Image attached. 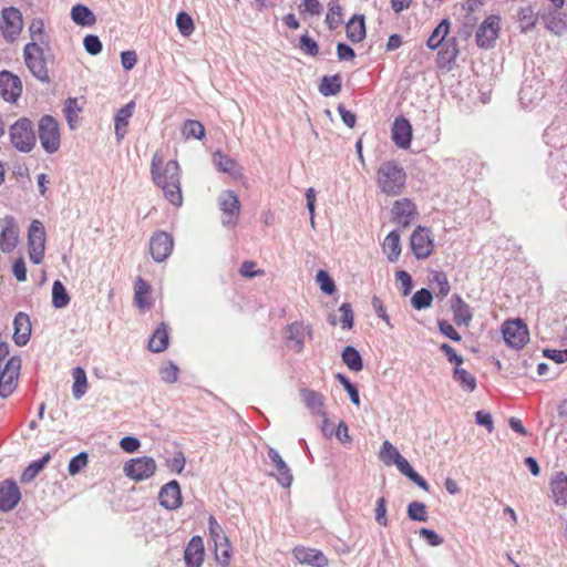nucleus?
Returning a JSON list of instances; mask_svg holds the SVG:
<instances>
[{
    "label": "nucleus",
    "mask_w": 567,
    "mask_h": 567,
    "mask_svg": "<svg viewBox=\"0 0 567 567\" xmlns=\"http://www.w3.org/2000/svg\"><path fill=\"white\" fill-rule=\"evenodd\" d=\"M181 166L176 159L164 161L156 152L151 162V177L156 187L162 189L164 198L175 207L183 205L181 188Z\"/></svg>",
    "instance_id": "f257e3e1"
},
{
    "label": "nucleus",
    "mask_w": 567,
    "mask_h": 567,
    "mask_svg": "<svg viewBox=\"0 0 567 567\" xmlns=\"http://www.w3.org/2000/svg\"><path fill=\"white\" fill-rule=\"evenodd\" d=\"M406 181V174L401 165L394 161H388L380 165L377 171V184L382 193L395 196L399 195Z\"/></svg>",
    "instance_id": "f03ea898"
},
{
    "label": "nucleus",
    "mask_w": 567,
    "mask_h": 567,
    "mask_svg": "<svg viewBox=\"0 0 567 567\" xmlns=\"http://www.w3.org/2000/svg\"><path fill=\"white\" fill-rule=\"evenodd\" d=\"M9 137L12 146L22 153L31 152L37 142L32 122L28 117H20L9 127Z\"/></svg>",
    "instance_id": "7ed1b4c3"
},
{
    "label": "nucleus",
    "mask_w": 567,
    "mask_h": 567,
    "mask_svg": "<svg viewBox=\"0 0 567 567\" xmlns=\"http://www.w3.org/2000/svg\"><path fill=\"white\" fill-rule=\"evenodd\" d=\"M39 138L43 150L55 153L61 145L60 128L56 120L51 115H44L39 121Z\"/></svg>",
    "instance_id": "20e7f679"
},
{
    "label": "nucleus",
    "mask_w": 567,
    "mask_h": 567,
    "mask_svg": "<svg viewBox=\"0 0 567 567\" xmlns=\"http://www.w3.org/2000/svg\"><path fill=\"white\" fill-rule=\"evenodd\" d=\"M28 252L33 264L39 265L42 262L45 252V229L38 219L32 220L29 227Z\"/></svg>",
    "instance_id": "39448f33"
},
{
    "label": "nucleus",
    "mask_w": 567,
    "mask_h": 567,
    "mask_svg": "<svg viewBox=\"0 0 567 567\" xmlns=\"http://www.w3.org/2000/svg\"><path fill=\"white\" fill-rule=\"evenodd\" d=\"M21 370L20 357H11L4 365L0 362V396L8 398L17 388Z\"/></svg>",
    "instance_id": "423d86ee"
},
{
    "label": "nucleus",
    "mask_w": 567,
    "mask_h": 567,
    "mask_svg": "<svg viewBox=\"0 0 567 567\" xmlns=\"http://www.w3.org/2000/svg\"><path fill=\"white\" fill-rule=\"evenodd\" d=\"M20 243V227L12 215L0 218V250L3 254H11Z\"/></svg>",
    "instance_id": "0eeeda50"
},
{
    "label": "nucleus",
    "mask_w": 567,
    "mask_h": 567,
    "mask_svg": "<svg viewBox=\"0 0 567 567\" xmlns=\"http://www.w3.org/2000/svg\"><path fill=\"white\" fill-rule=\"evenodd\" d=\"M24 61L34 78L41 82L49 80L43 50L39 43L30 42L24 48Z\"/></svg>",
    "instance_id": "6e6552de"
},
{
    "label": "nucleus",
    "mask_w": 567,
    "mask_h": 567,
    "mask_svg": "<svg viewBox=\"0 0 567 567\" xmlns=\"http://www.w3.org/2000/svg\"><path fill=\"white\" fill-rule=\"evenodd\" d=\"M410 247L416 259H426L434 250V238L427 227L417 226L411 234Z\"/></svg>",
    "instance_id": "1a4fd4ad"
},
{
    "label": "nucleus",
    "mask_w": 567,
    "mask_h": 567,
    "mask_svg": "<svg viewBox=\"0 0 567 567\" xmlns=\"http://www.w3.org/2000/svg\"><path fill=\"white\" fill-rule=\"evenodd\" d=\"M218 206L223 213V226L228 228L235 227L240 214L238 196L233 190H224L218 196Z\"/></svg>",
    "instance_id": "9d476101"
},
{
    "label": "nucleus",
    "mask_w": 567,
    "mask_h": 567,
    "mask_svg": "<svg viewBox=\"0 0 567 567\" xmlns=\"http://www.w3.org/2000/svg\"><path fill=\"white\" fill-rule=\"evenodd\" d=\"M156 462L148 456L132 458L123 467L124 474L136 482L145 481L154 475Z\"/></svg>",
    "instance_id": "9b49d317"
},
{
    "label": "nucleus",
    "mask_w": 567,
    "mask_h": 567,
    "mask_svg": "<svg viewBox=\"0 0 567 567\" xmlns=\"http://www.w3.org/2000/svg\"><path fill=\"white\" fill-rule=\"evenodd\" d=\"M502 19L498 14L488 16L476 31V43L482 49L494 47L501 31Z\"/></svg>",
    "instance_id": "f8f14e48"
},
{
    "label": "nucleus",
    "mask_w": 567,
    "mask_h": 567,
    "mask_svg": "<svg viewBox=\"0 0 567 567\" xmlns=\"http://www.w3.org/2000/svg\"><path fill=\"white\" fill-rule=\"evenodd\" d=\"M313 331L309 323L302 321H295L288 324L285 329V338L288 341L290 349L295 352L303 350L307 339H312Z\"/></svg>",
    "instance_id": "ddd939ff"
},
{
    "label": "nucleus",
    "mask_w": 567,
    "mask_h": 567,
    "mask_svg": "<svg viewBox=\"0 0 567 567\" xmlns=\"http://www.w3.org/2000/svg\"><path fill=\"white\" fill-rule=\"evenodd\" d=\"M502 332L505 342L515 349L523 348L529 339L528 329L520 319L504 322Z\"/></svg>",
    "instance_id": "4468645a"
},
{
    "label": "nucleus",
    "mask_w": 567,
    "mask_h": 567,
    "mask_svg": "<svg viewBox=\"0 0 567 567\" xmlns=\"http://www.w3.org/2000/svg\"><path fill=\"white\" fill-rule=\"evenodd\" d=\"M417 216L416 205L410 198H401L391 208L392 221L403 228L409 227Z\"/></svg>",
    "instance_id": "2eb2a0df"
},
{
    "label": "nucleus",
    "mask_w": 567,
    "mask_h": 567,
    "mask_svg": "<svg viewBox=\"0 0 567 567\" xmlns=\"http://www.w3.org/2000/svg\"><path fill=\"white\" fill-rule=\"evenodd\" d=\"M173 247V237L166 231L158 230L150 239V252L156 262L166 260L171 256Z\"/></svg>",
    "instance_id": "dca6fc26"
},
{
    "label": "nucleus",
    "mask_w": 567,
    "mask_h": 567,
    "mask_svg": "<svg viewBox=\"0 0 567 567\" xmlns=\"http://www.w3.org/2000/svg\"><path fill=\"white\" fill-rule=\"evenodd\" d=\"M1 17V31L3 37L9 41H14L23 25L21 12L14 7H9L2 10Z\"/></svg>",
    "instance_id": "f3484780"
},
{
    "label": "nucleus",
    "mask_w": 567,
    "mask_h": 567,
    "mask_svg": "<svg viewBox=\"0 0 567 567\" xmlns=\"http://www.w3.org/2000/svg\"><path fill=\"white\" fill-rule=\"evenodd\" d=\"M268 458L276 468V471L271 472L270 475L275 477L278 484L282 487H290L293 481V476L290 467L281 457L279 452L274 447H268Z\"/></svg>",
    "instance_id": "a211bd4d"
},
{
    "label": "nucleus",
    "mask_w": 567,
    "mask_h": 567,
    "mask_svg": "<svg viewBox=\"0 0 567 567\" xmlns=\"http://www.w3.org/2000/svg\"><path fill=\"white\" fill-rule=\"evenodd\" d=\"M292 555L298 563L309 565L311 567H327L329 564L326 555L316 548L297 546L293 548Z\"/></svg>",
    "instance_id": "6ab92c4d"
},
{
    "label": "nucleus",
    "mask_w": 567,
    "mask_h": 567,
    "mask_svg": "<svg viewBox=\"0 0 567 567\" xmlns=\"http://www.w3.org/2000/svg\"><path fill=\"white\" fill-rule=\"evenodd\" d=\"M22 93L21 80L10 72H0V95L7 102H16Z\"/></svg>",
    "instance_id": "aec40b11"
},
{
    "label": "nucleus",
    "mask_w": 567,
    "mask_h": 567,
    "mask_svg": "<svg viewBox=\"0 0 567 567\" xmlns=\"http://www.w3.org/2000/svg\"><path fill=\"white\" fill-rule=\"evenodd\" d=\"M391 136L399 148H409L412 141V125L405 117H396L392 124Z\"/></svg>",
    "instance_id": "412c9836"
},
{
    "label": "nucleus",
    "mask_w": 567,
    "mask_h": 567,
    "mask_svg": "<svg viewBox=\"0 0 567 567\" xmlns=\"http://www.w3.org/2000/svg\"><path fill=\"white\" fill-rule=\"evenodd\" d=\"M158 502L166 509H176L182 505V493L177 481H171L161 488Z\"/></svg>",
    "instance_id": "4be33fe9"
},
{
    "label": "nucleus",
    "mask_w": 567,
    "mask_h": 567,
    "mask_svg": "<svg viewBox=\"0 0 567 567\" xmlns=\"http://www.w3.org/2000/svg\"><path fill=\"white\" fill-rule=\"evenodd\" d=\"M379 457L388 466L394 464L401 473L410 465L390 441L382 443Z\"/></svg>",
    "instance_id": "5701e85b"
},
{
    "label": "nucleus",
    "mask_w": 567,
    "mask_h": 567,
    "mask_svg": "<svg viewBox=\"0 0 567 567\" xmlns=\"http://www.w3.org/2000/svg\"><path fill=\"white\" fill-rule=\"evenodd\" d=\"M21 497L19 487L14 482L0 483V509L8 512L13 509Z\"/></svg>",
    "instance_id": "b1692460"
},
{
    "label": "nucleus",
    "mask_w": 567,
    "mask_h": 567,
    "mask_svg": "<svg viewBox=\"0 0 567 567\" xmlns=\"http://www.w3.org/2000/svg\"><path fill=\"white\" fill-rule=\"evenodd\" d=\"M13 340L17 346H24L28 343L31 336L30 318L24 312H18L13 320Z\"/></svg>",
    "instance_id": "393cba45"
},
{
    "label": "nucleus",
    "mask_w": 567,
    "mask_h": 567,
    "mask_svg": "<svg viewBox=\"0 0 567 567\" xmlns=\"http://www.w3.org/2000/svg\"><path fill=\"white\" fill-rule=\"evenodd\" d=\"M551 497L556 505H567V475L564 472H557L549 482Z\"/></svg>",
    "instance_id": "a878e982"
},
{
    "label": "nucleus",
    "mask_w": 567,
    "mask_h": 567,
    "mask_svg": "<svg viewBox=\"0 0 567 567\" xmlns=\"http://www.w3.org/2000/svg\"><path fill=\"white\" fill-rule=\"evenodd\" d=\"M451 310L453 312L454 322L457 326L467 327L472 321L473 315L470 306L461 298L460 295L451 297Z\"/></svg>",
    "instance_id": "bb28decb"
},
{
    "label": "nucleus",
    "mask_w": 567,
    "mask_h": 567,
    "mask_svg": "<svg viewBox=\"0 0 567 567\" xmlns=\"http://www.w3.org/2000/svg\"><path fill=\"white\" fill-rule=\"evenodd\" d=\"M186 564L189 567H200L204 561V543L199 536H194L184 554Z\"/></svg>",
    "instance_id": "cd10ccee"
},
{
    "label": "nucleus",
    "mask_w": 567,
    "mask_h": 567,
    "mask_svg": "<svg viewBox=\"0 0 567 567\" xmlns=\"http://www.w3.org/2000/svg\"><path fill=\"white\" fill-rule=\"evenodd\" d=\"M135 109V103L132 101L122 106L115 114L114 128L117 141H122L126 135L128 121L132 117Z\"/></svg>",
    "instance_id": "c85d7f7f"
},
{
    "label": "nucleus",
    "mask_w": 567,
    "mask_h": 567,
    "mask_svg": "<svg viewBox=\"0 0 567 567\" xmlns=\"http://www.w3.org/2000/svg\"><path fill=\"white\" fill-rule=\"evenodd\" d=\"M300 395L303 404L312 414L324 416V398L322 394L310 389H302Z\"/></svg>",
    "instance_id": "c756f323"
},
{
    "label": "nucleus",
    "mask_w": 567,
    "mask_h": 567,
    "mask_svg": "<svg viewBox=\"0 0 567 567\" xmlns=\"http://www.w3.org/2000/svg\"><path fill=\"white\" fill-rule=\"evenodd\" d=\"M382 251L390 262H396L399 260L402 247L401 237L396 230H392L386 235L382 243Z\"/></svg>",
    "instance_id": "7c9ffc66"
},
{
    "label": "nucleus",
    "mask_w": 567,
    "mask_h": 567,
    "mask_svg": "<svg viewBox=\"0 0 567 567\" xmlns=\"http://www.w3.org/2000/svg\"><path fill=\"white\" fill-rule=\"evenodd\" d=\"M72 21L76 25L93 27L96 23V17L93 11L84 4H75L70 12Z\"/></svg>",
    "instance_id": "2f4dec72"
},
{
    "label": "nucleus",
    "mask_w": 567,
    "mask_h": 567,
    "mask_svg": "<svg viewBox=\"0 0 567 567\" xmlns=\"http://www.w3.org/2000/svg\"><path fill=\"white\" fill-rule=\"evenodd\" d=\"M150 293L151 286L141 277L137 278L134 285V302L140 309L152 307L153 303Z\"/></svg>",
    "instance_id": "473e14b6"
},
{
    "label": "nucleus",
    "mask_w": 567,
    "mask_h": 567,
    "mask_svg": "<svg viewBox=\"0 0 567 567\" xmlns=\"http://www.w3.org/2000/svg\"><path fill=\"white\" fill-rule=\"evenodd\" d=\"M429 281L437 298L444 299L450 293L451 286L447 276L443 271L432 270Z\"/></svg>",
    "instance_id": "72a5a7b5"
},
{
    "label": "nucleus",
    "mask_w": 567,
    "mask_h": 567,
    "mask_svg": "<svg viewBox=\"0 0 567 567\" xmlns=\"http://www.w3.org/2000/svg\"><path fill=\"white\" fill-rule=\"evenodd\" d=\"M168 346V331L165 323H161L156 330L153 332L150 341H148V349L152 352H162L164 351Z\"/></svg>",
    "instance_id": "f704fd0d"
},
{
    "label": "nucleus",
    "mask_w": 567,
    "mask_h": 567,
    "mask_svg": "<svg viewBox=\"0 0 567 567\" xmlns=\"http://www.w3.org/2000/svg\"><path fill=\"white\" fill-rule=\"evenodd\" d=\"M82 109L83 104L76 97H69L65 101L63 113L71 130H74L78 126L79 114Z\"/></svg>",
    "instance_id": "c9c22d12"
},
{
    "label": "nucleus",
    "mask_w": 567,
    "mask_h": 567,
    "mask_svg": "<svg viewBox=\"0 0 567 567\" xmlns=\"http://www.w3.org/2000/svg\"><path fill=\"white\" fill-rule=\"evenodd\" d=\"M72 377H73L72 393H73V396L76 400H79L86 393L87 388H89L86 373L83 368L76 367L72 371Z\"/></svg>",
    "instance_id": "e433bc0d"
},
{
    "label": "nucleus",
    "mask_w": 567,
    "mask_h": 567,
    "mask_svg": "<svg viewBox=\"0 0 567 567\" xmlns=\"http://www.w3.org/2000/svg\"><path fill=\"white\" fill-rule=\"evenodd\" d=\"M347 37L352 42H360L365 37V25L362 16L353 17L347 23Z\"/></svg>",
    "instance_id": "4c0bfd02"
},
{
    "label": "nucleus",
    "mask_w": 567,
    "mask_h": 567,
    "mask_svg": "<svg viewBox=\"0 0 567 567\" xmlns=\"http://www.w3.org/2000/svg\"><path fill=\"white\" fill-rule=\"evenodd\" d=\"M453 379L460 384V386L468 392H473L476 389V379L461 365L455 367L453 372Z\"/></svg>",
    "instance_id": "58836bf2"
},
{
    "label": "nucleus",
    "mask_w": 567,
    "mask_h": 567,
    "mask_svg": "<svg viewBox=\"0 0 567 567\" xmlns=\"http://www.w3.org/2000/svg\"><path fill=\"white\" fill-rule=\"evenodd\" d=\"M214 165L218 171L230 175L236 174L238 165L235 159L221 152H215L213 155Z\"/></svg>",
    "instance_id": "ea45409f"
},
{
    "label": "nucleus",
    "mask_w": 567,
    "mask_h": 567,
    "mask_svg": "<svg viewBox=\"0 0 567 567\" xmlns=\"http://www.w3.org/2000/svg\"><path fill=\"white\" fill-rule=\"evenodd\" d=\"M341 357H342V361L350 370L355 371V372L362 370V368H363L362 358L355 348H353L351 346L346 347L342 351Z\"/></svg>",
    "instance_id": "a19ab883"
},
{
    "label": "nucleus",
    "mask_w": 567,
    "mask_h": 567,
    "mask_svg": "<svg viewBox=\"0 0 567 567\" xmlns=\"http://www.w3.org/2000/svg\"><path fill=\"white\" fill-rule=\"evenodd\" d=\"M70 303V297L64 285L55 280L52 285V305L56 309L66 307Z\"/></svg>",
    "instance_id": "79ce46f5"
},
{
    "label": "nucleus",
    "mask_w": 567,
    "mask_h": 567,
    "mask_svg": "<svg viewBox=\"0 0 567 567\" xmlns=\"http://www.w3.org/2000/svg\"><path fill=\"white\" fill-rule=\"evenodd\" d=\"M449 30L450 22L446 19L442 20V22L433 30L430 38L427 39V47L432 50L439 48L446 38Z\"/></svg>",
    "instance_id": "37998d69"
},
{
    "label": "nucleus",
    "mask_w": 567,
    "mask_h": 567,
    "mask_svg": "<svg viewBox=\"0 0 567 567\" xmlns=\"http://www.w3.org/2000/svg\"><path fill=\"white\" fill-rule=\"evenodd\" d=\"M341 79L339 75L323 76L319 86V92L323 96H332L340 92Z\"/></svg>",
    "instance_id": "c03bdc74"
},
{
    "label": "nucleus",
    "mask_w": 567,
    "mask_h": 567,
    "mask_svg": "<svg viewBox=\"0 0 567 567\" xmlns=\"http://www.w3.org/2000/svg\"><path fill=\"white\" fill-rule=\"evenodd\" d=\"M518 23L522 32L532 30L537 22V14L532 7L522 8L518 11Z\"/></svg>",
    "instance_id": "a18cd8bd"
},
{
    "label": "nucleus",
    "mask_w": 567,
    "mask_h": 567,
    "mask_svg": "<svg viewBox=\"0 0 567 567\" xmlns=\"http://www.w3.org/2000/svg\"><path fill=\"white\" fill-rule=\"evenodd\" d=\"M215 557L218 564L228 566L231 558V545L228 538L214 543Z\"/></svg>",
    "instance_id": "49530a36"
},
{
    "label": "nucleus",
    "mask_w": 567,
    "mask_h": 567,
    "mask_svg": "<svg viewBox=\"0 0 567 567\" xmlns=\"http://www.w3.org/2000/svg\"><path fill=\"white\" fill-rule=\"evenodd\" d=\"M432 292L426 288H422L414 292L411 298V305L414 309L422 310L429 308L432 303Z\"/></svg>",
    "instance_id": "de8ad7c7"
},
{
    "label": "nucleus",
    "mask_w": 567,
    "mask_h": 567,
    "mask_svg": "<svg viewBox=\"0 0 567 567\" xmlns=\"http://www.w3.org/2000/svg\"><path fill=\"white\" fill-rule=\"evenodd\" d=\"M182 134L186 138L202 140L205 136V127L198 121L187 120L182 127Z\"/></svg>",
    "instance_id": "09e8293b"
},
{
    "label": "nucleus",
    "mask_w": 567,
    "mask_h": 567,
    "mask_svg": "<svg viewBox=\"0 0 567 567\" xmlns=\"http://www.w3.org/2000/svg\"><path fill=\"white\" fill-rule=\"evenodd\" d=\"M50 454H45L42 458L32 462L22 473L21 480L22 482H31L39 472L44 467V465L49 462Z\"/></svg>",
    "instance_id": "8fccbe9b"
},
{
    "label": "nucleus",
    "mask_w": 567,
    "mask_h": 567,
    "mask_svg": "<svg viewBox=\"0 0 567 567\" xmlns=\"http://www.w3.org/2000/svg\"><path fill=\"white\" fill-rule=\"evenodd\" d=\"M408 516L415 522H426L429 516L425 504L416 501L411 502L408 506Z\"/></svg>",
    "instance_id": "3c124183"
},
{
    "label": "nucleus",
    "mask_w": 567,
    "mask_h": 567,
    "mask_svg": "<svg viewBox=\"0 0 567 567\" xmlns=\"http://www.w3.org/2000/svg\"><path fill=\"white\" fill-rule=\"evenodd\" d=\"M326 22L330 29H337L342 23L341 7L336 2L329 3Z\"/></svg>",
    "instance_id": "603ef678"
},
{
    "label": "nucleus",
    "mask_w": 567,
    "mask_h": 567,
    "mask_svg": "<svg viewBox=\"0 0 567 567\" xmlns=\"http://www.w3.org/2000/svg\"><path fill=\"white\" fill-rule=\"evenodd\" d=\"M176 25L184 37H188L194 32V22L192 17L186 12H179L176 17Z\"/></svg>",
    "instance_id": "864d4df0"
},
{
    "label": "nucleus",
    "mask_w": 567,
    "mask_h": 567,
    "mask_svg": "<svg viewBox=\"0 0 567 567\" xmlns=\"http://www.w3.org/2000/svg\"><path fill=\"white\" fill-rule=\"evenodd\" d=\"M179 369L173 362H168L159 368L161 379L166 383H175L178 380Z\"/></svg>",
    "instance_id": "5fc2aeb1"
},
{
    "label": "nucleus",
    "mask_w": 567,
    "mask_h": 567,
    "mask_svg": "<svg viewBox=\"0 0 567 567\" xmlns=\"http://www.w3.org/2000/svg\"><path fill=\"white\" fill-rule=\"evenodd\" d=\"M540 99L542 93H539L538 91H533L532 85H523V87L520 89L519 100L525 107L534 104V102Z\"/></svg>",
    "instance_id": "6e6d98bb"
},
{
    "label": "nucleus",
    "mask_w": 567,
    "mask_h": 567,
    "mask_svg": "<svg viewBox=\"0 0 567 567\" xmlns=\"http://www.w3.org/2000/svg\"><path fill=\"white\" fill-rule=\"evenodd\" d=\"M165 464L171 472L179 474L185 467L186 460L182 452H176L166 458Z\"/></svg>",
    "instance_id": "4d7b16f0"
},
{
    "label": "nucleus",
    "mask_w": 567,
    "mask_h": 567,
    "mask_svg": "<svg viewBox=\"0 0 567 567\" xmlns=\"http://www.w3.org/2000/svg\"><path fill=\"white\" fill-rule=\"evenodd\" d=\"M239 274L245 278H255L259 276H264L265 271L262 269L257 268V264L251 260H246L241 264L239 268Z\"/></svg>",
    "instance_id": "13d9d810"
},
{
    "label": "nucleus",
    "mask_w": 567,
    "mask_h": 567,
    "mask_svg": "<svg viewBox=\"0 0 567 567\" xmlns=\"http://www.w3.org/2000/svg\"><path fill=\"white\" fill-rule=\"evenodd\" d=\"M317 282L320 286V289L328 295H331L336 290V286L333 280L330 278L328 272L324 270H319L316 276Z\"/></svg>",
    "instance_id": "bf43d9fd"
},
{
    "label": "nucleus",
    "mask_w": 567,
    "mask_h": 567,
    "mask_svg": "<svg viewBox=\"0 0 567 567\" xmlns=\"http://www.w3.org/2000/svg\"><path fill=\"white\" fill-rule=\"evenodd\" d=\"M85 51L91 55H96L102 51V42L97 35L89 34L83 40Z\"/></svg>",
    "instance_id": "052dcab7"
},
{
    "label": "nucleus",
    "mask_w": 567,
    "mask_h": 567,
    "mask_svg": "<svg viewBox=\"0 0 567 567\" xmlns=\"http://www.w3.org/2000/svg\"><path fill=\"white\" fill-rule=\"evenodd\" d=\"M32 42L35 43H43L44 41V23L41 19H35L31 22L29 27Z\"/></svg>",
    "instance_id": "680f3d73"
},
{
    "label": "nucleus",
    "mask_w": 567,
    "mask_h": 567,
    "mask_svg": "<svg viewBox=\"0 0 567 567\" xmlns=\"http://www.w3.org/2000/svg\"><path fill=\"white\" fill-rule=\"evenodd\" d=\"M341 313V326L342 329L348 330L353 326V311L350 303H342L339 308Z\"/></svg>",
    "instance_id": "e2e57ef3"
},
{
    "label": "nucleus",
    "mask_w": 567,
    "mask_h": 567,
    "mask_svg": "<svg viewBox=\"0 0 567 567\" xmlns=\"http://www.w3.org/2000/svg\"><path fill=\"white\" fill-rule=\"evenodd\" d=\"M419 535L432 547H437L443 544V538L433 529L421 528Z\"/></svg>",
    "instance_id": "0e129e2a"
},
{
    "label": "nucleus",
    "mask_w": 567,
    "mask_h": 567,
    "mask_svg": "<svg viewBox=\"0 0 567 567\" xmlns=\"http://www.w3.org/2000/svg\"><path fill=\"white\" fill-rule=\"evenodd\" d=\"M395 279L396 282L401 286L402 295L408 296L411 292L413 286L410 274L404 270H399L395 274Z\"/></svg>",
    "instance_id": "69168bd1"
},
{
    "label": "nucleus",
    "mask_w": 567,
    "mask_h": 567,
    "mask_svg": "<svg viewBox=\"0 0 567 567\" xmlns=\"http://www.w3.org/2000/svg\"><path fill=\"white\" fill-rule=\"evenodd\" d=\"M208 530H209V537L212 538V540L214 543L227 538L226 535L224 534L221 526L218 524V522L213 516H209V518H208Z\"/></svg>",
    "instance_id": "338daca9"
},
{
    "label": "nucleus",
    "mask_w": 567,
    "mask_h": 567,
    "mask_svg": "<svg viewBox=\"0 0 567 567\" xmlns=\"http://www.w3.org/2000/svg\"><path fill=\"white\" fill-rule=\"evenodd\" d=\"M87 464V455L85 453H80L76 456L72 457L68 470L71 475L78 474L83 467Z\"/></svg>",
    "instance_id": "774afa93"
}]
</instances>
